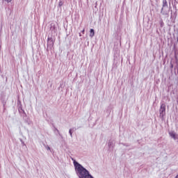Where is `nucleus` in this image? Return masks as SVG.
Returning <instances> with one entry per match:
<instances>
[{
    "instance_id": "obj_1",
    "label": "nucleus",
    "mask_w": 178,
    "mask_h": 178,
    "mask_svg": "<svg viewBox=\"0 0 178 178\" xmlns=\"http://www.w3.org/2000/svg\"><path fill=\"white\" fill-rule=\"evenodd\" d=\"M72 160L73 161L76 176H78L79 178H92V175L90 174V171H88V170H86L84 166L76 160L73 159H72Z\"/></svg>"
},
{
    "instance_id": "obj_2",
    "label": "nucleus",
    "mask_w": 178,
    "mask_h": 178,
    "mask_svg": "<svg viewBox=\"0 0 178 178\" xmlns=\"http://www.w3.org/2000/svg\"><path fill=\"white\" fill-rule=\"evenodd\" d=\"M170 9H172V6L170 5V1L168 2V0L162 1V8L161 10V13L163 16L169 17V12H170Z\"/></svg>"
},
{
    "instance_id": "obj_3",
    "label": "nucleus",
    "mask_w": 178,
    "mask_h": 178,
    "mask_svg": "<svg viewBox=\"0 0 178 178\" xmlns=\"http://www.w3.org/2000/svg\"><path fill=\"white\" fill-rule=\"evenodd\" d=\"M177 17V8L175 6V11L170 10V19L166 20L167 26L168 27H173L176 23V18Z\"/></svg>"
},
{
    "instance_id": "obj_4",
    "label": "nucleus",
    "mask_w": 178,
    "mask_h": 178,
    "mask_svg": "<svg viewBox=\"0 0 178 178\" xmlns=\"http://www.w3.org/2000/svg\"><path fill=\"white\" fill-rule=\"evenodd\" d=\"M159 114L160 119L163 122L165 120V116H166V105L163 103L161 104Z\"/></svg>"
},
{
    "instance_id": "obj_5",
    "label": "nucleus",
    "mask_w": 178,
    "mask_h": 178,
    "mask_svg": "<svg viewBox=\"0 0 178 178\" xmlns=\"http://www.w3.org/2000/svg\"><path fill=\"white\" fill-rule=\"evenodd\" d=\"M55 43V38L54 37H48L47 38V51L49 52V50L54 48V44Z\"/></svg>"
},
{
    "instance_id": "obj_6",
    "label": "nucleus",
    "mask_w": 178,
    "mask_h": 178,
    "mask_svg": "<svg viewBox=\"0 0 178 178\" xmlns=\"http://www.w3.org/2000/svg\"><path fill=\"white\" fill-rule=\"evenodd\" d=\"M1 104L3 106V109L5 110V105H6V101H8V98H6V93L2 92L1 94Z\"/></svg>"
},
{
    "instance_id": "obj_7",
    "label": "nucleus",
    "mask_w": 178,
    "mask_h": 178,
    "mask_svg": "<svg viewBox=\"0 0 178 178\" xmlns=\"http://www.w3.org/2000/svg\"><path fill=\"white\" fill-rule=\"evenodd\" d=\"M21 116L22 117L23 120L25 123H26L27 124H31V120H30V118L27 116V114L25 111H23V114H22Z\"/></svg>"
},
{
    "instance_id": "obj_8",
    "label": "nucleus",
    "mask_w": 178,
    "mask_h": 178,
    "mask_svg": "<svg viewBox=\"0 0 178 178\" xmlns=\"http://www.w3.org/2000/svg\"><path fill=\"white\" fill-rule=\"evenodd\" d=\"M108 147L109 149H113L115 148V143L112 140H109L108 143Z\"/></svg>"
},
{
    "instance_id": "obj_9",
    "label": "nucleus",
    "mask_w": 178,
    "mask_h": 178,
    "mask_svg": "<svg viewBox=\"0 0 178 178\" xmlns=\"http://www.w3.org/2000/svg\"><path fill=\"white\" fill-rule=\"evenodd\" d=\"M169 134L171 138H173L174 140H178V135H176L175 131L169 132Z\"/></svg>"
},
{
    "instance_id": "obj_10",
    "label": "nucleus",
    "mask_w": 178,
    "mask_h": 178,
    "mask_svg": "<svg viewBox=\"0 0 178 178\" xmlns=\"http://www.w3.org/2000/svg\"><path fill=\"white\" fill-rule=\"evenodd\" d=\"M50 30L53 33H56V26H55V24H50Z\"/></svg>"
},
{
    "instance_id": "obj_11",
    "label": "nucleus",
    "mask_w": 178,
    "mask_h": 178,
    "mask_svg": "<svg viewBox=\"0 0 178 178\" xmlns=\"http://www.w3.org/2000/svg\"><path fill=\"white\" fill-rule=\"evenodd\" d=\"M18 111L19 112L20 115H23V112H24V110H23V106H22V104H19L18 106Z\"/></svg>"
},
{
    "instance_id": "obj_12",
    "label": "nucleus",
    "mask_w": 178,
    "mask_h": 178,
    "mask_svg": "<svg viewBox=\"0 0 178 178\" xmlns=\"http://www.w3.org/2000/svg\"><path fill=\"white\" fill-rule=\"evenodd\" d=\"M94 35H95V31L93 29H90V37H91V38H92V37H94Z\"/></svg>"
},
{
    "instance_id": "obj_13",
    "label": "nucleus",
    "mask_w": 178,
    "mask_h": 178,
    "mask_svg": "<svg viewBox=\"0 0 178 178\" xmlns=\"http://www.w3.org/2000/svg\"><path fill=\"white\" fill-rule=\"evenodd\" d=\"M159 24H160V27H163V26H165V23L163 22V19L162 18L160 17V20L159 22Z\"/></svg>"
},
{
    "instance_id": "obj_14",
    "label": "nucleus",
    "mask_w": 178,
    "mask_h": 178,
    "mask_svg": "<svg viewBox=\"0 0 178 178\" xmlns=\"http://www.w3.org/2000/svg\"><path fill=\"white\" fill-rule=\"evenodd\" d=\"M111 112H112V108H111V107H108L106 111V113H107L109 116L111 115Z\"/></svg>"
},
{
    "instance_id": "obj_15",
    "label": "nucleus",
    "mask_w": 178,
    "mask_h": 178,
    "mask_svg": "<svg viewBox=\"0 0 178 178\" xmlns=\"http://www.w3.org/2000/svg\"><path fill=\"white\" fill-rule=\"evenodd\" d=\"M175 74L176 75V76H177V74H178V67L177 66H175Z\"/></svg>"
},
{
    "instance_id": "obj_16",
    "label": "nucleus",
    "mask_w": 178,
    "mask_h": 178,
    "mask_svg": "<svg viewBox=\"0 0 178 178\" xmlns=\"http://www.w3.org/2000/svg\"><path fill=\"white\" fill-rule=\"evenodd\" d=\"M69 134L70 135L71 138H73V131L72 129L69 130Z\"/></svg>"
},
{
    "instance_id": "obj_17",
    "label": "nucleus",
    "mask_w": 178,
    "mask_h": 178,
    "mask_svg": "<svg viewBox=\"0 0 178 178\" xmlns=\"http://www.w3.org/2000/svg\"><path fill=\"white\" fill-rule=\"evenodd\" d=\"M19 141H21L22 147H26V143H24V141H23V139L20 138Z\"/></svg>"
},
{
    "instance_id": "obj_18",
    "label": "nucleus",
    "mask_w": 178,
    "mask_h": 178,
    "mask_svg": "<svg viewBox=\"0 0 178 178\" xmlns=\"http://www.w3.org/2000/svg\"><path fill=\"white\" fill-rule=\"evenodd\" d=\"M53 127L54 128V132L56 131L58 133V134H59L60 132H59V130L55 127V125L53 124Z\"/></svg>"
},
{
    "instance_id": "obj_19",
    "label": "nucleus",
    "mask_w": 178,
    "mask_h": 178,
    "mask_svg": "<svg viewBox=\"0 0 178 178\" xmlns=\"http://www.w3.org/2000/svg\"><path fill=\"white\" fill-rule=\"evenodd\" d=\"M44 147H45L47 151H49L51 149V147L49 145H46L45 144H43Z\"/></svg>"
},
{
    "instance_id": "obj_20",
    "label": "nucleus",
    "mask_w": 178,
    "mask_h": 178,
    "mask_svg": "<svg viewBox=\"0 0 178 178\" xmlns=\"http://www.w3.org/2000/svg\"><path fill=\"white\" fill-rule=\"evenodd\" d=\"M63 6V2L62 1H60L58 3V7L60 8Z\"/></svg>"
},
{
    "instance_id": "obj_21",
    "label": "nucleus",
    "mask_w": 178,
    "mask_h": 178,
    "mask_svg": "<svg viewBox=\"0 0 178 178\" xmlns=\"http://www.w3.org/2000/svg\"><path fill=\"white\" fill-rule=\"evenodd\" d=\"M121 144L124 147H130V145H129V143H121Z\"/></svg>"
},
{
    "instance_id": "obj_22",
    "label": "nucleus",
    "mask_w": 178,
    "mask_h": 178,
    "mask_svg": "<svg viewBox=\"0 0 178 178\" xmlns=\"http://www.w3.org/2000/svg\"><path fill=\"white\" fill-rule=\"evenodd\" d=\"M58 136L60 137L61 140H63V136H62L60 132L58 134Z\"/></svg>"
},
{
    "instance_id": "obj_23",
    "label": "nucleus",
    "mask_w": 178,
    "mask_h": 178,
    "mask_svg": "<svg viewBox=\"0 0 178 178\" xmlns=\"http://www.w3.org/2000/svg\"><path fill=\"white\" fill-rule=\"evenodd\" d=\"M5 2H8V3H9V2H12V0H3Z\"/></svg>"
},
{
    "instance_id": "obj_24",
    "label": "nucleus",
    "mask_w": 178,
    "mask_h": 178,
    "mask_svg": "<svg viewBox=\"0 0 178 178\" xmlns=\"http://www.w3.org/2000/svg\"><path fill=\"white\" fill-rule=\"evenodd\" d=\"M173 63H172V62H170V69H173Z\"/></svg>"
},
{
    "instance_id": "obj_25",
    "label": "nucleus",
    "mask_w": 178,
    "mask_h": 178,
    "mask_svg": "<svg viewBox=\"0 0 178 178\" xmlns=\"http://www.w3.org/2000/svg\"><path fill=\"white\" fill-rule=\"evenodd\" d=\"M84 31H85V29H83V30L81 31V33H82L83 34H84Z\"/></svg>"
},
{
    "instance_id": "obj_26",
    "label": "nucleus",
    "mask_w": 178,
    "mask_h": 178,
    "mask_svg": "<svg viewBox=\"0 0 178 178\" xmlns=\"http://www.w3.org/2000/svg\"><path fill=\"white\" fill-rule=\"evenodd\" d=\"M79 37H81V33H79Z\"/></svg>"
},
{
    "instance_id": "obj_27",
    "label": "nucleus",
    "mask_w": 178,
    "mask_h": 178,
    "mask_svg": "<svg viewBox=\"0 0 178 178\" xmlns=\"http://www.w3.org/2000/svg\"><path fill=\"white\" fill-rule=\"evenodd\" d=\"M175 178H178V175L175 177Z\"/></svg>"
},
{
    "instance_id": "obj_28",
    "label": "nucleus",
    "mask_w": 178,
    "mask_h": 178,
    "mask_svg": "<svg viewBox=\"0 0 178 178\" xmlns=\"http://www.w3.org/2000/svg\"><path fill=\"white\" fill-rule=\"evenodd\" d=\"M177 104H178V97H177Z\"/></svg>"
},
{
    "instance_id": "obj_29",
    "label": "nucleus",
    "mask_w": 178,
    "mask_h": 178,
    "mask_svg": "<svg viewBox=\"0 0 178 178\" xmlns=\"http://www.w3.org/2000/svg\"><path fill=\"white\" fill-rule=\"evenodd\" d=\"M92 178H94V177H92Z\"/></svg>"
},
{
    "instance_id": "obj_30",
    "label": "nucleus",
    "mask_w": 178,
    "mask_h": 178,
    "mask_svg": "<svg viewBox=\"0 0 178 178\" xmlns=\"http://www.w3.org/2000/svg\"><path fill=\"white\" fill-rule=\"evenodd\" d=\"M177 3H178V2H177Z\"/></svg>"
}]
</instances>
